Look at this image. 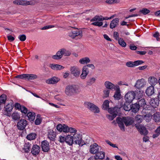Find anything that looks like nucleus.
Masks as SVG:
<instances>
[{
	"mask_svg": "<svg viewBox=\"0 0 160 160\" xmlns=\"http://www.w3.org/2000/svg\"><path fill=\"white\" fill-rule=\"evenodd\" d=\"M73 144H78L80 146H82L85 144L83 140H82L81 136L80 135L75 134L73 135Z\"/></svg>",
	"mask_w": 160,
	"mask_h": 160,
	"instance_id": "423d86ee",
	"label": "nucleus"
},
{
	"mask_svg": "<svg viewBox=\"0 0 160 160\" xmlns=\"http://www.w3.org/2000/svg\"><path fill=\"white\" fill-rule=\"evenodd\" d=\"M62 51L61 52H62L63 56L64 55L65 56H68L70 55L71 53L69 51L66 50L64 48H62Z\"/></svg>",
	"mask_w": 160,
	"mask_h": 160,
	"instance_id": "49530a36",
	"label": "nucleus"
},
{
	"mask_svg": "<svg viewBox=\"0 0 160 160\" xmlns=\"http://www.w3.org/2000/svg\"><path fill=\"white\" fill-rule=\"evenodd\" d=\"M119 44L122 47H125L126 46V43L124 41L123 39L120 38L118 39Z\"/></svg>",
	"mask_w": 160,
	"mask_h": 160,
	"instance_id": "c03bdc74",
	"label": "nucleus"
},
{
	"mask_svg": "<svg viewBox=\"0 0 160 160\" xmlns=\"http://www.w3.org/2000/svg\"><path fill=\"white\" fill-rule=\"evenodd\" d=\"M121 108L115 107L108 108V111L111 115H107V118L110 121L112 120L119 114L120 113Z\"/></svg>",
	"mask_w": 160,
	"mask_h": 160,
	"instance_id": "f03ea898",
	"label": "nucleus"
},
{
	"mask_svg": "<svg viewBox=\"0 0 160 160\" xmlns=\"http://www.w3.org/2000/svg\"><path fill=\"white\" fill-rule=\"evenodd\" d=\"M109 102L108 100H105L103 102L102 105V109L104 110H108L109 108Z\"/></svg>",
	"mask_w": 160,
	"mask_h": 160,
	"instance_id": "ea45409f",
	"label": "nucleus"
},
{
	"mask_svg": "<svg viewBox=\"0 0 160 160\" xmlns=\"http://www.w3.org/2000/svg\"><path fill=\"white\" fill-rule=\"evenodd\" d=\"M121 94L119 88L118 86L113 96L114 99L116 100H119L121 98Z\"/></svg>",
	"mask_w": 160,
	"mask_h": 160,
	"instance_id": "b1692460",
	"label": "nucleus"
},
{
	"mask_svg": "<svg viewBox=\"0 0 160 160\" xmlns=\"http://www.w3.org/2000/svg\"><path fill=\"white\" fill-rule=\"evenodd\" d=\"M79 62L81 64H86L89 63L90 62V60L89 58L85 57L80 59Z\"/></svg>",
	"mask_w": 160,
	"mask_h": 160,
	"instance_id": "473e14b6",
	"label": "nucleus"
},
{
	"mask_svg": "<svg viewBox=\"0 0 160 160\" xmlns=\"http://www.w3.org/2000/svg\"><path fill=\"white\" fill-rule=\"evenodd\" d=\"M84 105L87 108L94 113H98L100 112L99 108L92 103L88 102H85L84 103Z\"/></svg>",
	"mask_w": 160,
	"mask_h": 160,
	"instance_id": "0eeeda50",
	"label": "nucleus"
},
{
	"mask_svg": "<svg viewBox=\"0 0 160 160\" xmlns=\"http://www.w3.org/2000/svg\"><path fill=\"white\" fill-rule=\"evenodd\" d=\"M143 118V116L137 115L135 117V121L136 123L139 124L142 121Z\"/></svg>",
	"mask_w": 160,
	"mask_h": 160,
	"instance_id": "72a5a7b5",
	"label": "nucleus"
},
{
	"mask_svg": "<svg viewBox=\"0 0 160 160\" xmlns=\"http://www.w3.org/2000/svg\"><path fill=\"white\" fill-rule=\"evenodd\" d=\"M82 71H83L88 74L89 72L88 68H87L86 65L83 66V67Z\"/></svg>",
	"mask_w": 160,
	"mask_h": 160,
	"instance_id": "052dcab7",
	"label": "nucleus"
},
{
	"mask_svg": "<svg viewBox=\"0 0 160 160\" xmlns=\"http://www.w3.org/2000/svg\"><path fill=\"white\" fill-rule=\"evenodd\" d=\"M138 105L141 108H144L146 105V102L144 98H142L140 99L139 98L137 102Z\"/></svg>",
	"mask_w": 160,
	"mask_h": 160,
	"instance_id": "f704fd0d",
	"label": "nucleus"
},
{
	"mask_svg": "<svg viewBox=\"0 0 160 160\" xmlns=\"http://www.w3.org/2000/svg\"><path fill=\"white\" fill-rule=\"evenodd\" d=\"M150 12V11L146 8H143L139 11V12L144 15H146Z\"/></svg>",
	"mask_w": 160,
	"mask_h": 160,
	"instance_id": "37998d69",
	"label": "nucleus"
},
{
	"mask_svg": "<svg viewBox=\"0 0 160 160\" xmlns=\"http://www.w3.org/2000/svg\"><path fill=\"white\" fill-rule=\"evenodd\" d=\"M37 136V134L34 132L30 133L27 136V138L30 140H32L35 139Z\"/></svg>",
	"mask_w": 160,
	"mask_h": 160,
	"instance_id": "c9c22d12",
	"label": "nucleus"
},
{
	"mask_svg": "<svg viewBox=\"0 0 160 160\" xmlns=\"http://www.w3.org/2000/svg\"><path fill=\"white\" fill-rule=\"evenodd\" d=\"M152 116V113L149 112L148 114L144 115V118H148L151 119Z\"/></svg>",
	"mask_w": 160,
	"mask_h": 160,
	"instance_id": "e2e57ef3",
	"label": "nucleus"
},
{
	"mask_svg": "<svg viewBox=\"0 0 160 160\" xmlns=\"http://www.w3.org/2000/svg\"><path fill=\"white\" fill-rule=\"evenodd\" d=\"M15 108L19 110H20L21 112L26 114L27 113L28 109L27 108L23 105H21L19 103H16L15 104Z\"/></svg>",
	"mask_w": 160,
	"mask_h": 160,
	"instance_id": "2eb2a0df",
	"label": "nucleus"
},
{
	"mask_svg": "<svg viewBox=\"0 0 160 160\" xmlns=\"http://www.w3.org/2000/svg\"><path fill=\"white\" fill-rule=\"evenodd\" d=\"M12 119L15 120H18L20 118V116L19 113L18 112L13 113L12 115Z\"/></svg>",
	"mask_w": 160,
	"mask_h": 160,
	"instance_id": "a18cd8bd",
	"label": "nucleus"
},
{
	"mask_svg": "<svg viewBox=\"0 0 160 160\" xmlns=\"http://www.w3.org/2000/svg\"><path fill=\"white\" fill-rule=\"evenodd\" d=\"M88 75V74H87V73L82 71V73L80 76V78L82 79H85L86 78Z\"/></svg>",
	"mask_w": 160,
	"mask_h": 160,
	"instance_id": "bf43d9fd",
	"label": "nucleus"
},
{
	"mask_svg": "<svg viewBox=\"0 0 160 160\" xmlns=\"http://www.w3.org/2000/svg\"><path fill=\"white\" fill-rule=\"evenodd\" d=\"M97 22H92V25L94 26H98V27H100L102 25L103 22H102L100 21L99 22H98V21Z\"/></svg>",
	"mask_w": 160,
	"mask_h": 160,
	"instance_id": "6e6d98bb",
	"label": "nucleus"
},
{
	"mask_svg": "<svg viewBox=\"0 0 160 160\" xmlns=\"http://www.w3.org/2000/svg\"><path fill=\"white\" fill-rule=\"evenodd\" d=\"M78 90L76 85H71L66 87L65 92L66 95L70 96L77 93Z\"/></svg>",
	"mask_w": 160,
	"mask_h": 160,
	"instance_id": "20e7f679",
	"label": "nucleus"
},
{
	"mask_svg": "<svg viewBox=\"0 0 160 160\" xmlns=\"http://www.w3.org/2000/svg\"><path fill=\"white\" fill-rule=\"evenodd\" d=\"M146 95L149 97L151 96L154 93V88L153 86H150L148 87L145 90Z\"/></svg>",
	"mask_w": 160,
	"mask_h": 160,
	"instance_id": "a211bd4d",
	"label": "nucleus"
},
{
	"mask_svg": "<svg viewBox=\"0 0 160 160\" xmlns=\"http://www.w3.org/2000/svg\"><path fill=\"white\" fill-rule=\"evenodd\" d=\"M141 108L139 107L137 102L134 104L132 105L131 110L134 113H136L138 112Z\"/></svg>",
	"mask_w": 160,
	"mask_h": 160,
	"instance_id": "c756f323",
	"label": "nucleus"
},
{
	"mask_svg": "<svg viewBox=\"0 0 160 160\" xmlns=\"http://www.w3.org/2000/svg\"><path fill=\"white\" fill-rule=\"evenodd\" d=\"M96 157V159H103L105 157V152L103 151H101L98 152L95 155Z\"/></svg>",
	"mask_w": 160,
	"mask_h": 160,
	"instance_id": "bb28decb",
	"label": "nucleus"
},
{
	"mask_svg": "<svg viewBox=\"0 0 160 160\" xmlns=\"http://www.w3.org/2000/svg\"><path fill=\"white\" fill-rule=\"evenodd\" d=\"M59 80L58 78L54 77L47 80L46 81V82L48 84H54L57 83Z\"/></svg>",
	"mask_w": 160,
	"mask_h": 160,
	"instance_id": "393cba45",
	"label": "nucleus"
},
{
	"mask_svg": "<svg viewBox=\"0 0 160 160\" xmlns=\"http://www.w3.org/2000/svg\"><path fill=\"white\" fill-rule=\"evenodd\" d=\"M63 124H59L57 126L56 128L57 130L60 132H62L63 130Z\"/></svg>",
	"mask_w": 160,
	"mask_h": 160,
	"instance_id": "864d4df0",
	"label": "nucleus"
},
{
	"mask_svg": "<svg viewBox=\"0 0 160 160\" xmlns=\"http://www.w3.org/2000/svg\"><path fill=\"white\" fill-rule=\"evenodd\" d=\"M113 36L115 37V38L116 40H118L119 38V35L117 32H114Z\"/></svg>",
	"mask_w": 160,
	"mask_h": 160,
	"instance_id": "0e129e2a",
	"label": "nucleus"
},
{
	"mask_svg": "<svg viewBox=\"0 0 160 160\" xmlns=\"http://www.w3.org/2000/svg\"><path fill=\"white\" fill-rule=\"evenodd\" d=\"M143 80L141 79L137 81L134 87L138 89L143 88L145 86V84L143 82Z\"/></svg>",
	"mask_w": 160,
	"mask_h": 160,
	"instance_id": "aec40b11",
	"label": "nucleus"
},
{
	"mask_svg": "<svg viewBox=\"0 0 160 160\" xmlns=\"http://www.w3.org/2000/svg\"><path fill=\"white\" fill-rule=\"evenodd\" d=\"M54 27V25H48L43 27L41 28V29L42 30H47Z\"/></svg>",
	"mask_w": 160,
	"mask_h": 160,
	"instance_id": "4d7b16f0",
	"label": "nucleus"
},
{
	"mask_svg": "<svg viewBox=\"0 0 160 160\" xmlns=\"http://www.w3.org/2000/svg\"><path fill=\"white\" fill-rule=\"evenodd\" d=\"M50 67L52 69L55 70H61L64 68V67L61 65L53 64H50Z\"/></svg>",
	"mask_w": 160,
	"mask_h": 160,
	"instance_id": "cd10ccee",
	"label": "nucleus"
},
{
	"mask_svg": "<svg viewBox=\"0 0 160 160\" xmlns=\"http://www.w3.org/2000/svg\"><path fill=\"white\" fill-rule=\"evenodd\" d=\"M131 102H128L125 101L124 104H122V106L120 108H121L122 107L124 110L126 111H129L131 110L132 105H131Z\"/></svg>",
	"mask_w": 160,
	"mask_h": 160,
	"instance_id": "5701e85b",
	"label": "nucleus"
},
{
	"mask_svg": "<svg viewBox=\"0 0 160 160\" xmlns=\"http://www.w3.org/2000/svg\"><path fill=\"white\" fill-rule=\"evenodd\" d=\"M62 131L65 132H69V128L66 124H63Z\"/></svg>",
	"mask_w": 160,
	"mask_h": 160,
	"instance_id": "3c124183",
	"label": "nucleus"
},
{
	"mask_svg": "<svg viewBox=\"0 0 160 160\" xmlns=\"http://www.w3.org/2000/svg\"><path fill=\"white\" fill-rule=\"evenodd\" d=\"M41 146L42 151L44 152H48L50 150L49 143L46 140L42 142Z\"/></svg>",
	"mask_w": 160,
	"mask_h": 160,
	"instance_id": "9b49d317",
	"label": "nucleus"
},
{
	"mask_svg": "<svg viewBox=\"0 0 160 160\" xmlns=\"http://www.w3.org/2000/svg\"><path fill=\"white\" fill-rule=\"evenodd\" d=\"M152 106L156 107V106H158V105L159 104V101L158 100H157V99H154L153 100H152Z\"/></svg>",
	"mask_w": 160,
	"mask_h": 160,
	"instance_id": "8fccbe9b",
	"label": "nucleus"
},
{
	"mask_svg": "<svg viewBox=\"0 0 160 160\" xmlns=\"http://www.w3.org/2000/svg\"><path fill=\"white\" fill-rule=\"evenodd\" d=\"M153 119L155 122H160V114L159 112H156L153 114Z\"/></svg>",
	"mask_w": 160,
	"mask_h": 160,
	"instance_id": "4c0bfd02",
	"label": "nucleus"
},
{
	"mask_svg": "<svg viewBox=\"0 0 160 160\" xmlns=\"http://www.w3.org/2000/svg\"><path fill=\"white\" fill-rule=\"evenodd\" d=\"M8 40L10 41H13L15 40V38L11 35L7 36Z\"/></svg>",
	"mask_w": 160,
	"mask_h": 160,
	"instance_id": "774afa93",
	"label": "nucleus"
},
{
	"mask_svg": "<svg viewBox=\"0 0 160 160\" xmlns=\"http://www.w3.org/2000/svg\"><path fill=\"white\" fill-rule=\"evenodd\" d=\"M41 119L37 118L35 121V124L37 125H39L41 123Z\"/></svg>",
	"mask_w": 160,
	"mask_h": 160,
	"instance_id": "680f3d73",
	"label": "nucleus"
},
{
	"mask_svg": "<svg viewBox=\"0 0 160 160\" xmlns=\"http://www.w3.org/2000/svg\"><path fill=\"white\" fill-rule=\"evenodd\" d=\"M148 82L151 86L154 87L158 82V79L154 77H150L148 78Z\"/></svg>",
	"mask_w": 160,
	"mask_h": 160,
	"instance_id": "4be33fe9",
	"label": "nucleus"
},
{
	"mask_svg": "<svg viewBox=\"0 0 160 160\" xmlns=\"http://www.w3.org/2000/svg\"><path fill=\"white\" fill-rule=\"evenodd\" d=\"M116 121L121 130L123 131H125V126L124 123L126 126L132 125L133 123V118L130 117H123L121 118L118 117Z\"/></svg>",
	"mask_w": 160,
	"mask_h": 160,
	"instance_id": "f257e3e1",
	"label": "nucleus"
},
{
	"mask_svg": "<svg viewBox=\"0 0 160 160\" xmlns=\"http://www.w3.org/2000/svg\"><path fill=\"white\" fill-rule=\"evenodd\" d=\"M13 3L17 5H27L32 4L31 1H27L23 0H15L13 1Z\"/></svg>",
	"mask_w": 160,
	"mask_h": 160,
	"instance_id": "f8f14e48",
	"label": "nucleus"
},
{
	"mask_svg": "<svg viewBox=\"0 0 160 160\" xmlns=\"http://www.w3.org/2000/svg\"><path fill=\"white\" fill-rule=\"evenodd\" d=\"M27 117L28 118V119L30 121H33L35 118V114L34 112H27Z\"/></svg>",
	"mask_w": 160,
	"mask_h": 160,
	"instance_id": "7c9ffc66",
	"label": "nucleus"
},
{
	"mask_svg": "<svg viewBox=\"0 0 160 160\" xmlns=\"http://www.w3.org/2000/svg\"><path fill=\"white\" fill-rule=\"evenodd\" d=\"M27 124V122L25 119H21L18 122L17 126L19 129L22 130L25 128Z\"/></svg>",
	"mask_w": 160,
	"mask_h": 160,
	"instance_id": "ddd939ff",
	"label": "nucleus"
},
{
	"mask_svg": "<svg viewBox=\"0 0 160 160\" xmlns=\"http://www.w3.org/2000/svg\"><path fill=\"white\" fill-rule=\"evenodd\" d=\"M141 92L140 90L133 91H130L128 92L125 95L124 98L125 101L128 102H132L133 99L135 98V96L137 95H139Z\"/></svg>",
	"mask_w": 160,
	"mask_h": 160,
	"instance_id": "7ed1b4c3",
	"label": "nucleus"
},
{
	"mask_svg": "<svg viewBox=\"0 0 160 160\" xmlns=\"http://www.w3.org/2000/svg\"><path fill=\"white\" fill-rule=\"evenodd\" d=\"M62 51V49L57 52L56 55L52 56V58L55 60H59L61 59L63 56V54L62 52H61Z\"/></svg>",
	"mask_w": 160,
	"mask_h": 160,
	"instance_id": "a878e982",
	"label": "nucleus"
},
{
	"mask_svg": "<svg viewBox=\"0 0 160 160\" xmlns=\"http://www.w3.org/2000/svg\"><path fill=\"white\" fill-rule=\"evenodd\" d=\"M99 147L96 143H94L92 145H91L90 147L89 152L92 154L97 153L98 151Z\"/></svg>",
	"mask_w": 160,
	"mask_h": 160,
	"instance_id": "4468645a",
	"label": "nucleus"
},
{
	"mask_svg": "<svg viewBox=\"0 0 160 160\" xmlns=\"http://www.w3.org/2000/svg\"><path fill=\"white\" fill-rule=\"evenodd\" d=\"M70 71L71 74L75 78H77L79 76L80 73V70L77 67H71L70 68Z\"/></svg>",
	"mask_w": 160,
	"mask_h": 160,
	"instance_id": "9d476101",
	"label": "nucleus"
},
{
	"mask_svg": "<svg viewBox=\"0 0 160 160\" xmlns=\"http://www.w3.org/2000/svg\"><path fill=\"white\" fill-rule=\"evenodd\" d=\"M134 62L129 61L126 63V65L128 67L130 68L134 67L135 65L134 63Z\"/></svg>",
	"mask_w": 160,
	"mask_h": 160,
	"instance_id": "09e8293b",
	"label": "nucleus"
},
{
	"mask_svg": "<svg viewBox=\"0 0 160 160\" xmlns=\"http://www.w3.org/2000/svg\"><path fill=\"white\" fill-rule=\"evenodd\" d=\"M56 136L55 133L52 132H50L48 133V137L50 140L54 141Z\"/></svg>",
	"mask_w": 160,
	"mask_h": 160,
	"instance_id": "58836bf2",
	"label": "nucleus"
},
{
	"mask_svg": "<svg viewBox=\"0 0 160 160\" xmlns=\"http://www.w3.org/2000/svg\"><path fill=\"white\" fill-rule=\"evenodd\" d=\"M40 151V147L37 145H33L31 149V152L34 155H38Z\"/></svg>",
	"mask_w": 160,
	"mask_h": 160,
	"instance_id": "f3484780",
	"label": "nucleus"
},
{
	"mask_svg": "<svg viewBox=\"0 0 160 160\" xmlns=\"http://www.w3.org/2000/svg\"><path fill=\"white\" fill-rule=\"evenodd\" d=\"M116 0H107L105 2L107 3L111 4L116 3Z\"/></svg>",
	"mask_w": 160,
	"mask_h": 160,
	"instance_id": "69168bd1",
	"label": "nucleus"
},
{
	"mask_svg": "<svg viewBox=\"0 0 160 160\" xmlns=\"http://www.w3.org/2000/svg\"><path fill=\"white\" fill-rule=\"evenodd\" d=\"M110 91V90L108 89L105 90L103 91L104 95L103 98H107L109 97Z\"/></svg>",
	"mask_w": 160,
	"mask_h": 160,
	"instance_id": "de8ad7c7",
	"label": "nucleus"
},
{
	"mask_svg": "<svg viewBox=\"0 0 160 160\" xmlns=\"http://www.w3.org/2000/svg\"><path fill=\"white\" fill-rule=\"evenodd\" d=\"M15 78L30 81L37 78L38 76L36 74H23L15 76Z\"/></svg>",
	"mask_w": 160,
	"mask_h": 160,
	"instance_id": "39448f33",
	"label": "nucleus"
},
{
	"mask_svg": "<svg viewBox=\"0 0 160 160\" xmlns=\"http://www.w3.org/2000/svg\"><path fill=\"white\" fill-rule=\"evenodd\" d=\"M18 38L21 41H25L26 38V36L24 34L20 35L19 36Z\"/></svg>",
	"mask_w": 160,
	"mask_h": 160,
	"instance_id": "5fc2aeb1",
	"label": "nucleus"
},
{
	"mask_svg": "<svg viewBox=\"0 0 160 160\" xmlns=\"http://www.w3.org/2000/svg\"><path fill=\"white\" fill-rule=\"evenodd\" d=\"M104 85L106 88L107 89L112 90L115 89V86L110 82L106 81L105 82Z\"/></svg>",
	"mask_w": 160,
	"mask_h": 160,
	"instance_id": "c85d7f7f",
	"label": "nucleus"
},
{
	"mask_svg": "<svg viewBox=\"0 0 160 160\" xmlns=\"http://www.w3.org/2000/svg\"><path fill=\"white\" fill-rule=\"evenodd\" d=\"M7 96L4 94H3L0 96V103L4 104L7 99Z\"/></svg>",
	"mask_w": 160,
	"mask_h": 160,
	"instance_id": "a19ab883",
	"label": "nucleus"
},
{
	"mask_svg": "<svg viewBox=\"0 0 160 160\" xmlns=\"http://www.w3.org/2000/svg\"><path fill=\"white\" fill-rule=\"evenodd\" d=\"M119 19L116 18L113 19L111 22L110 25V28L111 29H113L116 28L119 24Z\"/></svg>",
	"mask_w": 160,
	"mask_h": 160,
	"instance_id": "412c9836",
	"label": "nucleus"
},
{
	"mask_svg": "<svg viewBox=\"0 0 160 160\" xmlns=\"http://www.w3.org/2000/svg\"><path fill=\"white\" fill-rule=\"evenodd\" d=\"M135 127L141 135L145 136L148 133V131L146 128L142 124H135Z\"/></svg>",
	"mask_w": 160,
	"mask_h": 160,
	"instance_id": "1a4fd4ad",
	"label": "nucleus"
},
{
	"mask_svg": "<svg viewBox=\"0 0 160 160\" xmlns=\"http://www.w3.org/2000/svg\"><path fill=\"white\" fill-rule=\"evenodd\" d=\"M66 142L70 145H71L73 143V136L70 135H68L66 137Z\"/></svg>",
	"mask_w": 160,
	"mask_h": 160,
	"instance_id": "2f4dec72",
	"label": "nucleus"
},
{
	"mask_svg": "<svg viewBox=\"0 0 160 160\" xmlns=\"http://www.w3.org/2000/svg\"><path fill=\"white\" fill-rule=\"evenodd\" d=\"M96 80V78L94 77L90 78L87 82V85L88 86H91L95 82Z\"/></svg>",
	"mask_w": 160,
	"mask_h": 160,
	"instance_id": "79ce46f5",
	"label": "nucleus"
},
{
	"mask_svg": "<svg viewBox=\"0 0 160 160\" xmlns=\"http://www.w3.org/2000/svg\"><path fill=\"white\" fill-rule=\"evenodd\" d=\"M13 107L12 104L11 103H8L7 105L4 107L5 111L6 113L5 114L8 116L10 117L11 115V113H10L12 110Z\"/></svg>",
	"mask_w": 160,
	"mask_h": 160,
	"instance_id": "dca6fc26",
	"label": "nucleus"
},
{
	"mask_svg": "<svg viewBox=\"0 0 160 160\" xmlns=\"http://www.w3.org/2000/svg\"><path fill=\"white\" fill-rule=\"evenodd\" d=\"M129 48L131 50H136L137 48V47L133 44H130L129 46Z\"/></svg>",
	"mask_w": 160,
	"mask_h": 160,
	"instance_id": "338daca9",
	"label": "nucleus"
},
{
	"mask_svg": "<svg viewBox=\"0 0 160 160\" xmlns=\"http://www.w3.org/2000/svg\"><path fill=\"white\" fill-rule=\"evenodd\" d=\"M74 29L68 33V36L74 39L76 36H79L80 38L82 37V31H79L77 28H72Z\"/></svg>",
	"mask_w": 160,
	"mask_h": 160,
	"instance_id": "6e6552de",
	"label": "nucleus"
},
{
	"mask_svg": "<svg viewBox=\"0 0 160 160\" xmlns=\"http://www.w3.org/2000/svg\"><path fill=\"white\" fill-rule=\"evenodd\" d=\"M108 20L107 17H103L102 16H95L93 18L90 20L91 22L94 21H101L104 20Z\"/></svg>",
	"mask_w": 160,
	"mask_h": 160,
	"instance_id": "6ab92c4d",
	"label": "nucleus"
},
{
	"mask_svg": "<svg viewBox=\"0 0 160 160\" xmlns=\"http://www.w3.org/2000/svg\"><path fill=\"white\" fill-rule=\"evenodd\" d=\"M66 137H65L64 136H60L59 137V141L61 143H63L66 141Z\"/></svg>",
	"mask_w": 160,
	"mask_h": 160,
	"instance_id": "13d9d810",
	"label": "nucleus"
},
{
	"mask_svg": "<svg viewBox=\"0 0 160 160\" xmlns=\"http://www.w3.org/2000/svg\"><path fill=\"white\" fill-rule=\"evenodd\" d=\"M144 62L141 60H138L137 61H134V64L135 67L138 66L139 65H141Z\"/></svg>",
	"mask_w": 160,
	"mask_h": 160,
	"instance_id": "603ef678",
	"label": "nucleus"
},
{
	"mask_svg": "<svg viewBox=\"0 0 160 160\" xmlns=\"http://www.w3.org/2000/svg\"><path fill=\"white\" fill-rule=\"evenodd\" d=\"M31 144L28 142L25 143L24 145V148L25 152L26 153H28L30 150V147Z\"/></svg>",
	"mask_w": 160,
	"mask_h": 160,
	"instance_id": "e433bc0d",
	"label": "nucleus"
}]
</instances>
